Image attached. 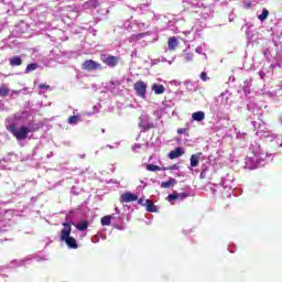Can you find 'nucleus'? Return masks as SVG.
Instances as JSON below:
<instances>
[{
    "label": "nucleus",
    "instance_id": "nucleus-24",
    "mask_svg": "<svg viewBox=\"0 0 282 282\" xmlns=\"http://www.w3.org/2000/svg\"><path fill=\"white\" fill-rule=\"evenodd\" d=\"M177 199L184 200L186 197H188L187 193H176Z\"/></svg>",
    "mask_w": 282,
    "mask_h": 282
},
{
    "label": "nucleus",
    "instance_id": "nucleus-27",
    "mask_svg": "<svg viewBox=\"0 0 282 282\" xmlns=\"http://www.w3.org/2000/svg\"><path fill=\"white\" fill-rule=\"evenodd\" d=\"M167 199H169V202H175V199H177V193L170 194L167 196Z\"/></svg>",
    "mask_w": 282,
    "mask_h": 282
},
{
    "label": "nucleus",
    "instance_id": "nucleus-32",
    "mask_svg": "<svg viewBox=\"0 0 282 282\" xmlns=\"http://www.w3.org/2000/svg\"><path fill=\"white\" fill-rule=\"evenodd\" d=\"M247 8H250V3L247 4Z\"/></svg>",
    "mask_w": 282,
    "mask_h": 282
},
{
    "label": "nucleus",
    "instance_id": "nucleus-13",
    "mask_svg": "<svg viewBox=\"0 0 282 282\" xmlns=\"http://www.w3.org/2000/svg\"><path fill=\"white\" fill-rule=\"evenodd\" d=\"M200 155H202V152H198L197 154H192V156L189 159L191 166H193V167L198 166Z\"/></svg>",
    "mask_w": 282,
    "mask_h": 282
},
{
    "label": "nucleus",
    "instance_id": "nucleus-4",
    "mask_svg": "<svg viewBox=\"0 0 282 282\" xmlns=\"http://www.w3.org/2000/svg\"><path fill=\"white\" fill-rule=\"evenodd\" d=\"M82 69L84 72H95L96 69H102V64H100L94 59H86L82 64Z\"/></svg>",
    "mask_w": 282,
    "mask_h": 282
},
{
    "label": "nucleus",
    "instance_id": "nucleus-21",
    "mask_svg": "<svg viewBox=\"0 0 282 282\" xmlns=\"http://www.w3.org/2000/svg\"><path fill=\"white\" fill-rule=\"evenodd\" d=\"M8 94H10V89H8V87H6V86H1L0 87V96H1V98H6V96H8Z\"/></svg>",
    "mask_w": 282,
    "mask_h": 282
},
{
    "label": "nucleus",
    "instance_id": "nucleus-7",
    "mask_svg": "<svg viewBox=\"0 0 282 282\" xmlns=\"http://www.w3.org/2000/svg\"><path fill=\"white\" fill-rule=\"evenodd\" d=\"M177 45H180V42L175 36L169 37L167 50H170V52H175L177 50Z\"/></svg>",
    "mask_w": 282,
    "mask_h": 282
},
{
    "label": "nucleus",
    "instance_id": "nucleus-29",
    "mask_svg": "<svg viewBox=\"0 0 282 282\" xmlns=\"http://www.w3.org/2000/svg\"><path fill=\"white\" fill-rule=\"evenodd\" d=\"M137 202H138V204H140L141 206H147V199H144V198H139V199H137Z\"/></svg>",
    "mask_w": 282,
    "mask_h": 282
},
{
    "label": "nucleus",
    "instance_id": "nucleus-18",
    "mask_svg": "<svg viewBox=\"0 0 282 282\" xmlns=\"http://www.w3.org/2000/svg\"><path fill=\"white\" fill-rule=\"evenodd\" d=\"M36 69H39V64L31 63V64L26 65L25 74H30V72H34Z\"/></svg>",
    "mask_w": 282,
    "mask_h": 282
},
{
    "label": "nucleus",
    "instance_id": "nucleus-2",
    "mask_svg": "<svg viewBox=\"0 0 282 282\" xmlns=\"http://www.w3.org/2000/svg\"><path fill=\"white\" fill-rule=\"evenodd\" d=\"M9 131L19 141L28 139V133H30V129L25 126H22L18 129L17 126L10 124L9 126Z\"/></svg>",
    "mask_w": 282,
    "mask_h": 282
},
{
    "label": "nucleus",
    "instance_id": "nucleus-16",
    "mask_svg": "<svg viewBox=\"0 0 282 282\" xmlns=\"http://www.w3.org/2000/svg\"><path fill=\"white\" fill-rule=\"evenodd\" d=\"M77 230L85 231L89 228V223L87 220H83L76 225Z\"/></svg>",
    "mask_w": 282,
    "mask_h": 282
},
{
    "label": "nucleus",
    "instance_id": "nucleus-1",
    "mask_svg": "<svg viewBox=\"0 0 282 282\" xmlns=\"http://www.w3.org/2000/svg\"><path fill=\"white\" fill-rule=\"evenodd\" d=\"M62 226L64 227L59 232V240L64 241L70 250H77L78 241H76V238L72 237V224L63 223Z\"/></svg>",
    "mask_w": 282,
    "mask_h": 282
},
{
    "label": "nucleus",
    "instance_id": "nucleus-11",
    "mask_svg": "<svg viewBox=\"0 0 282 282\" xmlns=\"http://www.w3.org/2000/svg\"><path fill=\"white\" fill-rule=\"evenodd\" d=\"M152 91H154V94L156 96H160V95L164 94V91H166V89L164 88V85L153 84Z\"/></svg>",
    "mask_w": 282,
    "mask_h": 282
},
{
    "label": "nucleus",
    "instance_id": "nucleus-30",
    "mask_svg": "<svg viewBox=\"0 0 282 282\" xmlns=\"http://www.w3.org/2000/svg\"><path fill=\"white\" fill-rule=\"evenodd\" d=\"M132 39H138V40L144 39V33L132 35Z\"/></svg>",
    "mask_w": 282,
    "mask_h": 282
},
{
    "label": "nucleus",
    "instance_id": "nucleus-23",
    "mask_svg": "<svg viewBox=\"0 0 282 282\" xmlns=\"http://www.w3.org/2000/svg\"><path fill=\"white\" fill-rule=\"evenodd\" d=\"M206 175H208V167H203L199 178L200 180H206Z\"/></svg>",
    "mask_w": 282,
    "mask_h": 282
},
{
    "label": "nucleus",
    "instance_id": "nucleus-10",
    "mask_svg": "<svg viewBox=\"0 0 282 282\" xmlns=\"http://www.w3.org/2000/svg\"><path fill=\"white\" fill-rule=\"evenodd\" d=\"M145 209L148 213H158V207H155V203L151 199H145Z\"/></svg>",
    "mask_w": 282,
    "mask_h": 282
},
{
    "label": "nucleus",
    "instance_id": "nucleus-6",
    "mask_svg": "<svg viewBox=\"0 0 282 282\" xmlns=\"http://www.w3.org/2000/svg\"><path fill=\"white\" fill-rule=\"evenodd\" d=\"M120 202H123L124 204H129L131 202H138V195L133 194V193H123L120 196Z\"/></svg>",
    "mask_w": 282,
    "mask_h": 282
},
{
    "label": "nucleus",
    "instance_id": "nucleus-31",
    "mask_svg": "<svg viewBox=\"0 0 282 282\" xmlns=\"http://www.w3.org/2000/svg\"><path fill=\"white\" fill-rule=\"evenodd\" d=\"M40 89H50V85L46 84H40Z\"/></svg>",
    "mask_w": 282,
    "mask_h": 282
},
{
    "label": "nucleus",
    "instance_id": "nucleus-12",
    "mask_svg": "<svg viewBox=\"0 0 282 282\" xmlns=\"http://www.w3.org/2000/svg\"><path fill=\"white\" fill-rule=\"evenodd\" d=\"M192 118L196 122H202V120L206 118V113H204V111H196L192 113Z\"/></svg>",
    "mask_w": 282,
    "mask_h": 282
},
{
    "label": "nucleus",
    "instance_id": "nucleus-8",
    "mask_svg": "<svg viewBox=\"0 0 282 282\" xmlns=\"http://www.w3.org/2000/svg\"><path fill=\"white\" fill-rule=\"evenodd\" d=\"M182 155H184V148H176L169 153L170 160H177V158H182Z\"/></svg>",
    "mask_w": 282,
    "mask_h": 282
},
{
    "label": "nucleus",
    "instance_id": "nucleus-5",
    "mask_svg": "<svg viewBox=\"0 0 282 282\" xmlns=\"http://www.w3.org/2000/svg\"><path fill=\"white\" fill-rule=\"evenodd\" d=\"M134 91L140 98H147V84L142 80H138L134 84Z\"/></svg>",
    "mask_w": 282,
    "mask_h": 282
},
{
    "label": "nucleus",
    "instance_id": "nucleus-22",
    "mask_svg": "<svg viewBox=\"0 0 282 282\" xmlns=\"http://www.w3.org/2000/svg\"><path fill=\"white\" fill-rule=\"evenodd\" d=\"M67 123H68V124H78V116H70V117L67 119Z\"/></svg>",
    "mask_w": 282,
    "mask_h": 282
},
{
    "label": "nucleus",
    "instance_id": "nucleus-15",
    "mask_svg": "<svg viewBox=\"0 0 282 282\" xmlns=\"http://www.w3.org/2000/svg\"><path fill=\"white\" fill-rule=\"evenodd\" d=\"M183 58L185 63H193V59L195 58V54L193 52H184Z\"/></svg>",
    "mask_w": 282,
    "mask_h": 282
},
{
    "label": "nucleus",
    "instance_id": "nucleus-14",
    "mask_svg": "<svg viewBox=\"0 0 282 282\" xmlns=\"http://www.w3.org/2000/svg\"><path fill=\"white\" fill-rule=\"evenodd\" d=\"M175 184H177V180L170 178L169 181L161 183V188H171L172 186H175Z\"/></svg>",
    "mask_w": 282,
    "mask_h": 282
},
{
    "label": "nucleus",
    "instance_id": "nucleus-17",
    "mask_svg": "<svg viewBox=\"0 0 282 282\" xmlns=\"http://www.w3.org/2000/svg\"><path fill=\"white\" fill-rule=\"evenodd\" d=\"M147 171L155 172V171H166V167H160L155 164H148Z\"/></svg>",
    "mask_w": 282,
    "mask_h": 282
},
{
    "label": "nucleus",
    "instance_id": "nucleus-20",
    "mask_svg": "<svg viewBox=\"0 0 282 282\" xmlns=\"http://www.w3.org/2000/svg\"><path fill=\"white\" fill-rule=\"evenodd\" d=\"M268 17H270V11H268V9H263L262 13L260 15H258L259 21H265V19H268Z\"/></svg>",
    "mask_w": 282,
    "mask_h": 282
},
{
    "label": "nucleus",
    "instance_id": "nucleus-28",
    "mask_svg": "<svg viewBox=\"0 0 282 282\" xmlns=\"http://www.w3.org/2000/svg\"><path fill=\"white\" fill-rule=\"evenodd\" d=\"M180 169V166H177V164H173L169 167H165V171H177Z\"/></svg>",
    "mask_w": 282,
    "mask_h": 282
},
{
    "label": "nucleus",
    "instance_id": "nucleus-19",
    "mask_svg": "<svg viewBox=\"0 0 282 282\" xmlns=\"http://www.w3.org/2000/svg\"><path fill=\"white\" fill-rule=\"evenodd\" d=\"M111 215H108V216H104L101 218V226H111Z\"/></svg>",
    "mask_w": 282,
    "mask_h": 282
},
{
    "label": "nucleus",
    "instance_id": "nucleus-9",
    "mask_svg": "<svg viewBox=\"0 0 282 282\" xmlns=\"http://www.w3.org/2000/svg\"><path fill=\"white\" fill-rule=\"evenodd\" d=\"M9 65L11 67H21V65H23V59L21 58V56H13L9 58Z\"/></svg>",
    "mask_w": 282,
    "mask_h": 282
},
{
    "label": "nucleus",
    "instance_id": "nucleus-3",
    "mask_svg": "<svg viewBox=\"0 0 282 282\" xmlns=\"http://www.w3.org/2000/svg\"><path fill=\"white\" fill-rule=\"evenodd\" d=\"M100 61L104 63V65H107L108 67H117V65L120 63V57L109 54H101Z\"/></svg>",
    "mask_w": 282,
    "mask_h": 282
},
{
    "label": "nucleus",
    "instance_id": "nucleus-26",
    "mask_svg": "<svg viewBox=\"0 0 282 282\" xmlns=\"http://www.w3.org/2000/svg\"><path fill=\"white\" fill-rule=\"evenodd\" d=\"M200 80H203L204 83H206V80H208V74L206 72L200 73Z\"/></svg>",
    "mask_w": 282,
    "mask_h": 282
},
{
    "label": "nucleus",
    "instance_id": "nucleus-25",
    "mask_svg": "<svg viewBox=\"0 0 282 282\" xmlns=\"http://www.w3.org/2000/svg\"><path fill=\"white\" fill-rule=\"evenodd\" d=\"M188 128H181L177 130L178 135H186Z\"/></svg>",
    "mask_w": 282,
    "mask_h": 282
}]
</instances>
